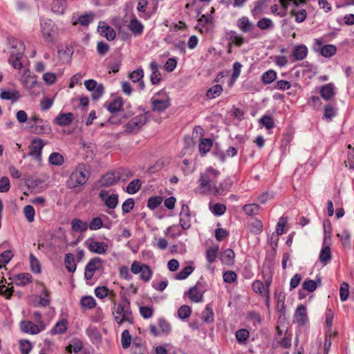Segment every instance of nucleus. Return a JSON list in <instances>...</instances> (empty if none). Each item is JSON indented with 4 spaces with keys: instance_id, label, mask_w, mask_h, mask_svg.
<instances>
[{
    "instance_id": "1",
    "label": "nucleus",
    "mask_w": 354,
    "mask_h": 354,
    "mask_svg": "<svg viewBox=\"0 0 354 354\" xmlns=\"http://www.w3.org/2000/svg\"><path fill=\"white\" fill-rule=\"evenodd\" d=\"M90 177V167L84 163L78 164L70 174L66 186L69 189H74L86 184Z\"/></svg>"
},
{
    "instance_id": "2",
    "label": "nucleus",
    "mask_w": 354,
    "mask_h": 354,
    "mask_svg": "<svg viewBox=\"0 0 354 354\" xmlns=\"http://www.w3.org/2000/svg\"><path fill=\"white\" fill-rule=\"evenodd\" d=\"M8 42L11 46L8 62L14 68L21 69L23 67L21 60L25 49L24 44L15 37L8 38Z\"/></svg>"
},
{
    "instance_id": "3",
    "label": "nucleus",
    "mask_w": 354,
    "mask_h": 354,
    "mask_svg": "<svg viewBox=\"0 0 354 354\" xmlns=\"http://www.w3.org/2000/svg\"><path fill=\"white\" fill-rule=\"evenodd\" d=\"M219 174L220 171L212 167L207 168L205 172L201 174L198 178L200 188L204 189V192L214 195V187H217L215 183Z\"/></svg>"
},
{
    "instance_id": "4",
    "label": "nucleus",
    "mask_w": 354,
    "mask_h": 354,
    "mask_svg": "<svg viewBox=\"0 0 354 354\" xmlns=\"http://www.w3.org/2000/svg\"><path fill=\"white\" fill-rule=\"evenodd\" d=\"M115 322L118 324H122L124 322L133 323V317L132 311L130 307V301L124 298L117 306H115L113 310Z\"/></svg>"
},
{
    "instance_id": "5",
    "label": "nucleus",
    "mask_w": 354,
    "mask_h": 354,
    "mask_svg": "<svg viewBox=\"0 0 354 354\" xmlns=\"http://www.w3.org/2000/svg\"><path fill=\"white\" fill-rule=\"evenodd\" d=\"M151 110L153 112L162 113L168 109L170 105V99L166 91L161 90L153 95L150 100Z\"/></svg>"
},
{
    "instance_id": "6",
    "label": "nucleus",
    "mask_w": 354,
    "mask_h": 354,
    "mask_svg": "<svg viewBox=\"0 0 354 354\" xmlns=\"http://www.w3.org/2000/svg\"><path fill=\"white\" fill-rule=\"evenodd\" d=\"M150 112L147 111L142 114L135 116L131 118L125 125V132L129 133H136L147 123Z\"/></svg>"
},
{
    "instance_id": "7",
    "label": "nucleus",
    "mask_w": 354,
    "mask_h": 354,
    "mask_svg": "<svg viewBox=\"0 0 354 354\" xmlns=\"http://www.w3.org/2000/svg\"><path fill=\"white\" fill-rule=\"evenodd\" d=\"M40 28L43 38L47 42H53L57 31L55 23L49 19H40Z\"/></svg>"
},
{
    "instance_id": "8",
    "label": "nucleus",
    "mask_w": 354,
    "mask_h": 354,
    "mask_svg": "<svg viewBox=\"0 0 354 354\" xmlns=\"http://www.w3.org/2000/svg\"><path fill=\"white\" fill-rule=\"evenodd\" d=\"M205 292V290L203 288V283L198 281L195 286L191 287L185 292L184 295L187 296L194 303H200L203 301Z\"/></svg>"
},
{
    "instance_id": "9",
    "label": "nucleus",
    "mask_w": 354,
    "mask_h": 354,
    "mask_svg": "<svg viewBox=\"0 0 354 354\" xmlns=\"http://www.w3.org/2000/svg\"><path fill=\"white\" fill-rule=\"evenodd\" d=\"M236 26L243 32H250V36L252 39L258 38L259 37L258 33L252 31L254 29V25L246 16H243L238 19Z\"/></svg>"
},
{
    "instance_id": "10",
    "label": "nucleus",
    "mask_w": 354,
    "mask_h": 354,
    "mask_svg": "<svg viewBox=\"0 0 354 354\" xmlns=\"http://www.w3.org/2000/svg\"><path fill=\"white\" fill-rule=\"evenodd\" d=\"M102 265V260L100 257H94L91 259L85 266L84 277L86 280H91L94 272L99 270Z\"/></svg>"
},
{
    "instance_id": "11",
    "label": "nucleus",
    "mask_w": 354,
    "mask_h": 354,
    "mask_svg": "<svg viewBox=\"0 0 354 354\" xmlns=\"http://www.w3.org/2000/svg\"><path fill=\"white\" fill-rule=\"evenodd\" d=\"M99 197L110 209H114L118 205V195L116 194H109V191L106 189H102L100 192Z\"/></svg>"
},
{
    "instance_id": "12",
    "label": "nucleus",
    "mask_w": 354,
    "mask_h": 354,
    "mask_svg": "<svg viewBox=\"0 0 354 354\" xmlns=\"http://www.w3.org/2000/svg\"><path fill=\"white\" fill-rule=\"evenodd\" d=\"M20 327L25 333L37 335L46 329V324H35L30 321H22Z\"/></svg>"
},
{
    "instance_id": "13",
    "label": "nucleus",
    "mask_w": 354,
    "mask_h": 354,
    "mask_svg": "<svg viewBox=\"0 0 354 354\" xmlns=\"http://www.w3.org/2000/svg\"><path fill=\"white\" fill-rule=\"evenodd\" d=\"M45 145V142L40 138H35L32 140L31 145L29 147L30 151L28 155L40 160L41 158V151Z\"/></svg>"
},
{
    "instance_id": "14",
    "label": "nucleus",
    "mask_w": 354,
    "mask_h": 354,
    "mask_svg": "<svg viewBox=\"0 0 354 354\" xmlns=\"http://www.w3.org/2000/svg\"><path fill=\"white\" fill-rule=\"evenodd\" d=\"M122 179L121 171H115L113 172H107L103 175L100 179V185L102 187H109L116 183Z\"/></svg>"
},
{
    "instance_id": "15",
    "label": "nucleus",
    "mask_w": 354,
    "mask_h": 354,
    "mask_svg": "<svg viewBox=\"0 0 354 354\" xmlns=\"http://www.w3.org/2000/svg\"><path fill=\"white\" fill-rule=\"evenodd\" d=\"M87 242V248L93 253L102 254L106 253L108 250V245L104 242H100L93 239Z\"/></svg>"
},
{
    "instance_id": "16",
    "label": "nucleus",
    "mask_w": 354,
    "mask_h": 354,
    "mask_svg": "<svg viewBox=\"0 0 354 354\" xmlns=\"http://www.w3.org/2000/svg\"><path fill=\"white\" fill-rule=\"evenodd\" d=\"M295 322L299 326H304L308 321L307 310L305 306L301 304L296 310L295 313Z\"/></svg>"
},
{
    "instance_id": "17",
    "label": "nucleus",
    "mask_w": 354,
    "mask_h": 354,
    "mask_svg": "<svg viewBox=\"0 0 354 354\" xmlns=\"http://www.w3.org/2000/svg\"><path fill=\"white\" fill-rule=\"evenodd\" d=\"M149 68L151 71L150 75V81L153 85L158 84L161 80V73L159 71V67L156 61H152L149 64Z\"/></svg>"
},
{
    "instance_id": "18",
    "label": "nucleus",
    "mask_w": 354,
    "mask_h": 354,
    "mask_svg": "<svg viewBox=\"0 0 354 354\" xmlns=\"http://www.w3.org/2000/svg\"><path fill=\"white\" fill-rule=\"evenodd\" d=\"M128 28L136 37L141 35L144 30L143 24L135 16L131 19Z\"/></svg>"
},
{
    "instance_id": "19",
    "label": "nucleus",
    "mask_w": 354,
    "mask_h": 354,
    "mask_svg": "<svg viewBox=\"0 0 354 354\" xmlns=\"http://www.w3.org/2000/svg\"><path fill=\"white\" fill-rule=\"evenodd\" d=\"M97 30L102 37L109 41H113L115 39L116 33L114 29L104 23L102 26L100 24L98 26Z\"/></svg>"
},
{
    "instance_id": "20",
    "label": "nucleus",
    "mask_w": 354,
    "mask_h": 354,
    "mask_svg": "<svg viewBox=\"0 0 354 354\" xmlns=\"http://www.w3.org/2000/svg\"><path fill=\"white\" fill-rule=\"evenodd\" d=\"M123 102L120 97H116L113 100L109 102H106L105 103V106L107 110L111 113H115L119 112L122 107Z\"/></svg>"
},
{
    "instance_id": "21",
    "label": "nucleus",
    "mask_w": 354,
    "mask_h": 354,
    "mask_svg": "<svg viewBox=\"0 0 354 354\" xmlns=\"http://www.w3.org/2000/svg\"><path fill=\"white\" fill-rule=\"evenodd\" d=\"M308 55V48L304 44L297 45L294 47L292 56L295 60H303Z\"/></svg>"
},
{
    "instance_id": "22",
    "label": "nucleus",
    "mask_w": 354,
    "mask_h": 354,
    "mask_svg": "<svg viewBox=\"0 0 354 354\" xmlns=\"http://www.w3.org/2000/svg\"><path fill=\"white\" fill-rule=\"evenodd\" d=\"M32 132L36 134L46 133L50 131V127L47 121L41 120V122H37L30 126Z\"/></svg>"
},
{
    "instance_id": "23",
    "label": "nucleus",
    "mask_w": 354,
    "mask_h": 354,
    "mask_svg": "<svg viewBox=\"0 0 354 354\" xmlns=\"http://www.w3.org/2000/svg\"><path fill=\"white\" fill-rule=\"evenodd\" d=\"M320 95L325 100H330L335 95V86L333 83L323 85L320 89Z\"/></svg>"
},
{
    "instance_id": "24",
    "label": "nucleus",
    "mask_w": 354,
    "mask_h": 354,
    "mask_svg": "<svg viewBox=\"0 0 354 354\" xmlns=\"http://www.w3.org/2000/svg\"><path fill=\"white\" fill-rule=\"evenodd\" d=\"M73 120L72 113H59L55 119V122L60 127H66L70 124Z\"/></svg>"
},
{
    "instance_id": "25",
    "label": "nucleus",
    "mask_w": 354,
    "mask_h": 354,
    "mask_svg": "<svg viewBox=\"0 0 354 354\" xmlns=\"http://www.w3.org/2000/svg\"><path fill=\"white\" fill-rule=\"evenodd\" d=\"M234 252L232 249L227 248L221 254L220 259L223 264L231 266L234 263Z\"/></svg>"
},
{
    "instance_id": "26",
    "label": "nucleus",
    "mask_w": 354,
    "mask_h": 354,
    "mask_svg": "<svg viewBox=\"0 0 354 354\" xmlns=\"http://www.w3.org/2000/svg\"><path fill=\"white\" fill-rule=\"evenodd\" d=\"M15 283L18 286H24L32 282V275L29 273H20L13 278Z\"/></svg>"
},
{
    "instance_id": "27",
    "label": "nucleus",
    "mask_w": 354,
    "mask_h": 354,
    "mask_svg": "<svg viewBox=\"0 0 354 354\" xmlns=\"http://www.w3.org/2000/svg\"><path fill=\"white\" fill-rule=\"evenodd\" d=\"M67 2L65 0H55L51 6L52 11L56 15H61L65 12Z\"/></svg>"
},
{
    "instance_id": "28",
    "label": "nucleus",
    "mask_w": 354,
    "mask_h": 354,
    "mask_svg": "<svg viewBox=\"0 0 354 354\" xmlns=\"http://www.w3.org/2000/svg\"><path fill=\"white\" fill-rule=\"evenodd\" d=\"M71 229L74 232H84L88 229V223L80 218H74L71 221Z\"/></svg>"
},
{
    "instance_id": "29",
    "label": "nucleus",
    "mask_w": 354,
    "mask_h": 354,
    "mask_svg": "<svg viewBox=\"0 0 354 354\" xmlns=\"http://www.w3.org/2000/svg\"><path fill=\"white\" fill-rule=\"evenodd\" d=\"M322 284V280L319 277L316 279V281L312 279H306L302 283L304 290L312 292L316 290L318 286Z\"/></svg>"
},
{
    "instance_id": "30",
    "label": "nucleus",
    "mask_w": 354,
    "mask_h": 354,
    "mask_svg": "<svg viewBox=\"0 0 354 354\" xmlns=\"http://www.w3.org/2000/svg\"><path fill=\"white\" fill-rule=\"evenodd\" d=\"M213 146V140L210 138H201L199 142V151L201 156L205 155Z\"/></svg>"
},
{
    "instance_id": "31",
    "label": "nucleus",
    "mask_w": 354,
    "mask_h": 354,
    "mask_svg": "<svg viewBox=\"0 0 354 354\" xmlns=\"http://www.w3.org/2000/svg\"><path fill=\"white\" fill-rule=\"evenodd\" d=\"M65 266L68 272L73 273L76 270L77 265L75 261L74 255L67 253L64 257Z\"/></svg>"
},
{
    "instance_id": "32",
    "label": "nucleus",
    "mask_w": 354,
    "mask_h": 354,
    "mask_svg": "<svg viewBox=\"0 0 354 354\" xmlns=\"http://www.w3.org/2000/svg\"><path fill=\"white\" fill-rule=\"evenodd\" d=\"M219 248L218 245H214L209 248L205 252L206 260L209 263H213L216 261L218 257Z\"/></svg>"
},
{
    "instance_id": "33",
    "label": "nucleus",
    "mask_w": 354,
    "mask_h": 354,
    "mask_svg": "<svg viewBox=\"0 0 354 354\" xmlns=\"http://www.w3.org/2000/svg\"><path fill=\"white\" fill-rule=\"evenodd\" d=\"M277 312L279 314V319L284 320L286 319V305H285V296L279 295L277 305Z\"/></svg>"
},
{
    "instance_id": "34",
    "label": "nucleus",
    "mask_w": 354,
    "mask_h": 354,
    "mask_svg": "<svg viewBox=\"0 0 354 354\" xmlns=\"http://www.w3.org/2000/svg\"><path fill=\"white\" fill-rule=\"evenodd\" d=\"M209 210L216 216H222L226 211V206L222 203L209 204Z\"/></svg>"
},
{
    "instance_id": "35",
    "label": "nucleus",
    "mask_w": 354,
    "mask_h": 354,
    "mask_svg": "<svg viewBox=\"0 0 354 354\" xmlns=\"http://www.w3.org/2000/svg\"><path fill=\"white\" fill-rule=\"evenodd\" d=\"M232 187V181L227 178L223 182L221 183L218 186L214 187V195L218 196L222 194L223 192L228 191Z\"/></svg>"
},
{
    "instance_id": "36",
    "label": "nucleus",
    "mask_w": 354,
    "mask_h": 354,
    "mask_svg": "<svg viewBox=\"0 0 354 354\" xmlns=\"http://www.w3.org/2000/svg\"><path fill=\"white\" fill-rule=\"evenodd\" d=\"M319 261L326 265L331 259V251L329 246H323L319 256Z\"/></svg>"
},
{
    "instance_id": "37",
    "label": "nucleus",
    "mask_w": 354,
    "mask_h": 354,
    "mask_svg": "<svg viewBox=\"0 0 354 354\" xmlns=\"http://www.w3.org/2000/svg\"><path fill=\"white\" fill-rule=\"evenodd\" d=\"M277 73L274 70H268L261 75V80L264 84H270L277 79Z\"/></svg>"
},
{
    "instance_id": "38",
    "label": "nucleus",
    "mask_w": 354,
    "mask_h": 354,
    "mask_svg": "<svg viewBox=\"0 0 354 354\" xmlns=\"http://www.w3.org/2000/svg\"><path fill=\"white\" fill-rule=\"evenodd\" d=\"M290 14L295 17V21L297 23L304 22L307 17V12L305 9H292L290 12Z\"/></svg>"
},
{
    "instance_id": "39",
    "label": "nucleus",
    "mask_w": 354,
    "mask_h": 354,
    "mask_svg": "<svg viewBox=\"0 0 354 354\" xmlns=\"http://www.w3.org/2000/svg\"><path fill=\"white\" fill-rule=\"evenodd\" d=\"M20 95L16 91H3L0 94V97L6 100H12L16 102L19 100Z\"/></svg>"
},
{
    "instance_id": "40",
    "label": "nucleus",
    "mask_w": 354,
    "mask_h": 354,
    "mask_svg": "<svg viewBox=\"0 0 354 354\" xmlns=\"http://www.w3.org/2000/svg\"><path fill=\"white\" fill-rule=\"evenodd\" d=\"M82 342L79 339H74L72 340L71 344L66 347V351L68 353H72L73 351L74 353H78L82 349Z\"/></svg>"
},
{
    "instance_id": "41",
    "label": "nucleus",
    "mask_w": 354,
    "mask_h": 354,
    "mask_svg": "<svg viewBox=\"0 0 354 354\" xmlns=\"http://www.w3.org/2000/svg\"><path fill=\"white\" fill-rule=\"evenodd\" d=\"M223 92V87L220 84H216L209 88L207 93L206 96L208 99H214L218 97Z\"/></svg>"
},
{
    "instance_id": "42",
    "label": "nucleus",
    "mask_w": 354,
    "mask_h": 354,
    "mask_svg": "<svg viewBox=\"0 0 354 354\" xmlns=\"http://www.w3.org/2000/svg\"><path fill=\"white\" fill-rule=\"evenodd\" d=\"M202 319L206 323H212L214 320V314L209 304L205 306L202 313Z\"/></svg>"
},
{
    "instance_id": "43",
    "label": "nucleus",
    "mask_w": 354,
    "mask_h": 354,
    "mask_svg": "<svg viewBox=\"0 0 354 354\" xmlns=\"http://www.w3.org/2000/svg\"><path fill=\"white\" fill-rule=\"evenodd\" d=\"M64 157L62 154L57 152L50 153L48 158L50 164L55 166H60L64 163Z\"/></svg>"
},
{
    "instance_id": "44",
    "label": "nucleus",
    "mask_w": 354,
    "mask_h": 354,
    "mask_svg": "<svg viewBox=\"0 0 354 354\" xmlns=\"http://www.w3.org/2000/svg\"><path fill=\"white\" fill-rule=\"evenodd\" d=\"M141 181L139 179L131 180L126 188V192L129 194H134L140 189Z\"/></svg>"
},
{
    "instance_id": "45",
    "label": "nucleus",
    "mask_w": 354,
    "mask_h": 354,
    "mask_svg": "<svg viewBox=\"0 0 354 354\" xmlns=\"http://www.w3.org/2000/svg\"><path fill=\"white\" fill-rule=\"evenodd\" d=\"M230 40L237 46H242L245 41L242 36L239 35L236 31L231 30L227 33Z\"/></svg>"
},
{
    "instance_id": "46",
    "label": "nucleus",
    "mask_w": 354,
    "mask_h": 354,
    "mask_svg": "<svg viewBox=\"0 0 354 354\" xmlns=\"http://www.w3.org/2000/svg\"><path fill=\"white\" fill-rule=\"evenodd\" d=\"M337 48L332 44L325 45L320 49V53L325 57H330L336 53Z\"/></svg>"
},
{
    "instance_id": "47",
    "label": "nucleus",
    "mask_w": 354,
    "mask_h": 354,
    "mask_svg": "<svg viewBox=\"0 0 354 354\" xmlns=\"http://www.w3.org/2000/svg\"><path fill=\"white\" fill-rule=\"evenodd\" d=\"M336 114L335 109L330 104H327L324 106L323 119L325 120L331 121Z\"/></svg>"
},
{
    "instance_id": "48",
    "label": "nucleus",
    "mask_w": 354,
    "mask_h": 354,
    "mask_svg": "<svg viewBox=\"0 0 354 354\" xmlns=\"http://www.w3.org/2000/svg\"><path fill=\"white\" fill-rule=\"evenodd\" d=\"M80 304L82 308L86 309H91L96 305L95 299L92 296H84L80 300Z\"/></svg>"
},
{
    "instance_id": "49",
    "label": "nucleus",
    "mask_w": 354,
    "mask_h": 354,
    "mask_svg": "<svg viewBox=\"0 0 354 354\" xmlns=\"http://www.w3.org/2000/svg\"><path fill=\"white\" fill-rule=\"evenodd\" d=\"M67 322L66 320H62L55 324L51 330L52 334H63L67 329Z\"/></svg>"
},
{
    "instance_id": "50",
    "label": "nucleus",
    "mask_w": 354,
    "mask_h": 354,
    "mask_svg": "<svg viewBox=\"0 0 354 354\" xmlns=\"http://www.w3.org/2000/svg\"><path fill=\"white\" fill-rule=\"evenodd\" d=\"M30 263L31 271L36 274H39L41 271V265L37 258L31 253L30 254Z\"/></svg>"
},
{
    "instance_id": "51",
    "label": "nucleus",
    "mask_w": 354,
    "mask_h": 354,
    "mask_svg": "<svg viewBox=\"0 0 354 354\" xmlns=\"http://www.w3.org/2000/svg\"><path fill=\"white\" fill-rule=\"evenodd\" d=\"M194 268L192 266H187L182 269L175 277L176 279L184 280L187 279L194 271Z\"/></svg>"
},
{
    "instance_id": "52",
    "label": "nucleus",
    "mask_w": 354,
    "mask_h": 354,
    "mask_svg": "<svg viewBox=\"0 0 354 354\" xmlns=\"http://www.w3.org/2000/svg\"><path fill=\"white\" fill-rule=\"evenodd\" d=\"M337 236L345 247L349 248L351 245V234L348 230H344L342 233H338Z\"/></svg>"
},
{
    "instance_id": "53",
    "label": "nucleus",
    "mask_w": 354,
    "mask_h": 354,
    "mask_svg": "<svg viewBox=\"0 0 354 354\" xmlns=\"http://www.w3.org/2000/svg\"><path fill=\"white\" fill-rule=\"evenodd\" d=\"M88 229L92 231H95L101 229L103 227V221L101 217L95 216L91 219L88 224Z\"/></svg>"
},
{
    "instance_id": "54",
    "label": "nucleus",
    "mask_w": 354,
    "mask_h": 354,
    "mask_svg": "<svg viewBox=\"0 0 354 354\" xmlns=\"http://www.w3.org/2000/svg\"><path fill=\"white\" fill-rule=\"evenodd\" d=\"M257 26L261 30L272 29L274 28L272 21L267 17H263L257 21Z\"/></svg>"
},
{
    "instance_id": "55",
    "label": "nucleus",
    "mask_w": 354,
    "mask_h": 354,
    "mask_svg": "<svg viewBox=\"0 0 354 354\" xmlns=\"http://www.w3.org/2000/svg\"><path fill=\"white\" fill-rule=\"evenodd\" d=\"M140 274V279L145 282H147L151 279L153 271L148 265L145 264Z\"/></svg>"
},
{
    "instance_id": "56",
    "label": "nucleus",
    "mask_w": 354,
    "mask_h": 354,
    "mask_svg": "<svg viewBox=\"0 0 354 354\" xmlns=\"http://www.w3.org/2000/svg\"><path fill=\"white\" fill-rule=\"evenodd\" d=\"M131 116V114H130V113H124V114L118 115H112L109 118L108 122L110 124H119L122 123L124 122V120L128 119Z\"/></svg>"
},
{
    "instance_id": "57",
    "label": "nucleus",
    "mask_w": 354,
    "mask_h": 354,
    "mask_svg": "<svg viewBox=\"0 0 354 354\" xmlns=\"http://www.w3.org/2000/svg\"><path fill=\"white\" fill-rule=\"evenodd\" d=\"M260 209V206L256 203L245 205L243 207V212L250 216L257 214Z\"/></svg>"
},
{
    "instance_id": "58",
    "label": "nucleus",
    "mask_w": 354,
    "mask_h": 354,
    "mask_svg": "<svg viewBox=\"0 0 354 354\" xmlns=\"http://www.w3.org/2000/svg\"><path fill=\"white\" fill-rule=\"evenodd\" d=\"M24 216L29 223H32L35 220V211L33 206L30 205H26L23 209Z\"/></svg>"
},
{
    "instance_id": "59",
    "label": "nucleus",
    "mask_w": 354,
    "mask_h": 354,
    "mask_svg": "<svg viewBox=\"0 0 354 354\" xmlns=\"http://www.w3.org/2000/svg\"><path fill=\"white\" fill-rule=\"evenodd\" d=\"M12 257L13 254L11 250H6L0 254V269L5 267L12 259Z\"/></svg>"
},
{
    "instance_id": "60",
    "label": "nucleus",
    "mask_w": 354,
    "mask_h": 354,
    "mask_svg": "<svg viewBox=\"0 0 354 354\" xmlns=\"http://www.w3.org/2000/svg\"><path fill=\"white\" fill-rule=\"evenodd\" d=\"M266 0H257L254 3V8L251 10L252 16L255 17L262 12Z\"/></svg>"
},
{
    "instance_id": "61",
    "label": "nucleus",
    "mask_w": 354,
    "mask_h": 354,
    "mask_svg": "<svg viewBox=\"0 0 354 354\" xmlns=\"http://www.w3.org/2000/svg\"><path fill=\"white\" fill-rule=\"evenodd\" d=\"M131 342V336L128 330H124L121 335V343L124 349L128 348Z\"/></svg>"
},
{
    "instance_id": "62",
    "label": "nucleus",
    "mask_w": 354,
    "mask_h": 354,
    "mask_svg": "<svg viewBox=\"0 0 354 354\" xmlns=\"http://www.w3.org/2000/svg\"><path fill=\"white\" fill-rule=\"evenodd\" d=\"M349 296V285L346 282H343L340 285L339 288V297L342 301H345L348 299Z\"/></svg>"
},
{
    "instance_id": "63",
    "label": "nucleus",
    "mask_w": 354,
    "mask_h": 354,
    "mask_svg": "<svg viewBox=\"0 0 354 354\" xmlns=\"http://www.w3.org/2000/svg\"><path fill=\"white\" fill-rule=\"evenodd\" d=\"M259 122L267 129H270L274 127V122L273 118L268 115H263L260 118Z\"/></svg>"
},
{
    "instance_id": "64",
    "label": "nucleus",
    "mask_w": 354,
    "mask_h": 354,
    "mask_svg": "<svg viewBox=\"0 0 354 354\" xmlns=\"http://www.w3.org/2000/svg\"><path fill=\"white\" fill-rule=\"evenodd\" d=\"M263 223L259 220H255L250 224V230L252 234H259L262 232Z\"/></svg>"
}]
</instances>
